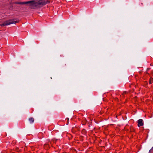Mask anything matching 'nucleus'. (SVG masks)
<instances>
[{
    "instance_id": "1",
    "label": "nucleus",
    "mask_w": 153,
    "mask_h": 153,
    "mask_svg": "<svg viewBox=\"0 0 153 153\" xmlns=\"http://www.w3.org/2000/svg\"><path fill=\"white\" fill-rule=\"evenodd\" d=\"M50 1L48 0H32L26 2H16V3L18 4H28L30 6H31L32 8H40L43 6Z\"/></svg>"
},
{
    "instance_id": "2",
    "label": "nucleus",
    "mask_w": 153,
    "mask_h": 153,
    "mask_svg": "<svg viewBox=\"0 0 153 153\" xmlns=\"http://www.w3.org/2000/svg\"><path fill=\"white\" fill-rule=\"evenodd\" d=\"M18 21L16 20V19H11L5 22L4 23L0 25L1 27L4 26L6 25H9L11 24L16 23H18Z\"/></svg>"
},
{
    "instance_id": "3",
    "label": "nucleus",
    "mask_w": 153,
    "mask_h": 153,
    "mask_svg": "<svg viewBox=\"0 0 153 153\" xmlns=\"http://www.w3.org/2000/svg\"><path fill=\"white\" fill-rule=\"evenodd\" d=\"M138 127H140L142 126L143 125V121L142 119H140L138 120Z\"/></svg>"
},
{
    "instance_id": "4",
    "label": "nucleus",
    "mask_w": 153,
    "mask_h": 153,
    "mask_svg": "<svg viewBox=\"0 0 153 153\" xmlns=\"http://www.w3.org/2000/svg\"><path fill=\"white\" fill-rule=\"evenodd\" d=\"M29 120L30 123H33L34 121V119L33 118L31 117L29 119Z\"/></svg>"
},
{
    "instance_id": "5",
    "label": "nucleus",
    "mask_w": 153,
    "mask_h": 153,
    "mask_svg": "<svg viewBox=\"0 0 153 153\" xmlns=\"http://www.w3.org/2000/svg\"><path fill=\"white\" fill-rule=\"evenodd\" d=\"M44 147L45 149L49 147V145L48 144H45L44 145Z\"/></svg>"
},
{
    "instance_id": "6",
    "label": "nucleus",
    "mask_w": 153,
    "mask_h": 153,
    "mask_svg": "<svg viewBox=\"0 0 153 153\" xmlns=\"http://www.w3.org/2000/svg\"><path fill=\"white\" fill-rule=\"evenodd\" d=\"M153 80V79L151 78L150 79L149 81V83L150 84H151L152 83V81Z\"/></svg>"
}]
</instances>
